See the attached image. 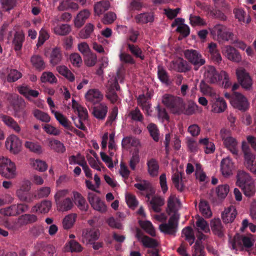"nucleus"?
Instances as JSON below:
<instances>
[{"instance_id":"f257e3e1","label":"nucleus","mask_w":256,"mask_h":256,"mask_svg":"<svg viewBox=\"0 0 256 256\" xmlns=\"http://www.w3.org/2000/svg\"><path fill=\"white\" fill-rule=\"evenodd\" d=\"M162 102L174 114L182 113L185 108V104L182 98L170 94H164L162 96Z\"/></svg>"},{"instance_id":"f03ea898","label":"nucleus","mask_w":256,"mask_h":256,"mask_svg":"<svg viewBox=\"0 0 256 256\" xmlns=\"http://www.w3.org/2000/svg\"><path fill=\"white\" fill-rule=\"evenodd\" d=\"M204 75L206 79L210 83L214 84L224 80L223 83L225 82L224 88L228 87L231 84L228 73L224 70L218 73L214 66H208L206 67Z\"/></svg>"},{"instance_id":"7ed1b4c3","label":"nucleus","mask_w":256,"mask_h":256,"mask_svg":"<svg viewBox=\"0 0 256 256\" xmlns=\"http://www.w3.org/2000/svg\"><path fill=\"white\" fill-rule=\"evenodd\" d=\"M254 240L252 235L246 236L236 234L234 238L230 237L229 244L232 250L248 249L254 246Z\"/></svg>"},{"instance_id":"20e7f679","label":"nucleus","mask_w":256,"mask_h":256,"mask_svg":"<svg viewBox=\"0 0 256 256\" xmlns=\"http://www.w3.org/2000/svg\"><path fill=\"white\" fill-rule=\"evenodd\" d=\"M14 163L6 157L0 156V174L6 178H12L16 176Z\"/></svg>"},{"instance_id":"39448f33","label":"nucleus","mask_w":256,"mask_h":256,"mask_svg":"<svg viewBox=\"0 0 256 256\" xmlns=\"http://www.w3.org/2000/svg\"><path fill=\"white\" fill-rule=\"evenodd\" d=\"M212 34L217 36L220 40L229 41L234 40V34L226 26L218 24L212 29Z\"/></svg>"},{"instance_id":"423d86ee","label":"nucleus","mask_w":256,"mask_h":256,"mask_svg":"<svg viewBox=\"0 0 256 256\" xmlns=\"http://www.w3.org/2000/svg\"><path fill=\"white\" fill-rule=\"evenodd\" d=\"M236 75L238 82L246 90H250L252 86V80L249 73L243 68L236 70Z\"/></svg>"},{"instance_id":"0eeeda50","label":"nucleus","mask_w":256,"mask_h":256,"mask_svg":"<svg viewBox=\"0 0 256 256\" xmlns=\"http://www.w3.org/2000/svg\"><path fill=\"white\" fill-rule=\"evenodd\" d=\"M185 58L194 66V69L197 70L205 64L204 58L198 51L194 50H186L184 52Z\"/></svg>"},{"instance_id":"6e6552de","label":"nucleus","mask_w":256,"mask_h":256,"mask_svg":"<svg viewBox=\"0 0 256 256\" xmlns=\"http://www.w3.org/2000/svg\"><path fill=\"white\" fill-rule=\"evenodd\" d=\"M106 96L112 103L116 102L118 98L116 92L120 86L116 78H110L106 84Z\"/></svg>"},{"instance_id":"1a4fd4ad","label":"nucleus","mask_w":256,"mask_h":256,"mask_svg":"<svg viewBox=\"0 0 256 256\" xmlns=\"http://www.w3.org/2000/svg\"><path fill=\"white\" fill-rule=\"evenodd\" d=\"M178 218L176 214H173L169 218L168 223L162 224L159 226L161 232L174 236L178 226Z\"/></svg>"},{"instance_id":"9d476101","label":"nucleus","mask_w":256,"mask_h":256,"mask_svg":"<svg viewBox=\"0 0 256 256\" xmlns=\"http://www.w3.org/2000/svg\"><path fill=\"white\" fill-rule=\"evenodd\" d=\"M232 106L238 110L245 112L249 107V104L246 98L242 94L234 92L231 99Z\"/></svg>"},{"instance_id":"9b49d317","label":"nucleus","mask_w":256,"mask_h":256,"mask_svg":"<svg viewBox=\"0 0 256 256\" xmlns=\"http://www.w3.org/2000/svg\"><path fill=\"white\" fill-rule=\"evenodd\" d=\"M22 142L19 138L15 135L9 136L6 142V147L13 154H18L20 150Z\"/></svg>"},{"instance_id":"f8f14e48","label":"nucleus","mask_w":256,"mask_h":256,"mask_svg":"<svg viewBox=\"0 0 256 256\" xmlns=\"http://www.w3.org/2000/svg\"><path fill=\"white\" fill-rule=\"evenodd\" d=\"M210 102L212 106V111L214 112H222L226 108V104L224 99L216 94L210 98Z\"/></svg>"},{"instance_id":"ddd939ff","label":"nucleus","mask_w":256,"mask_h":256,"mask_svg":"<svg viewBox=\"0 0 256 256\" xmlns=\"http://www.w3.org/2000/svg\"><path fill=\"white\" fill-rule=\"evenodd\" d=\"M226 130L222 129L220 131L222 140H224V144L226 147L230 150V152L234 156H236L238 154V150L237 148V142L236 139L231 136L224 138L223 135Z\"/></svg>"},{"instance_id":"4468645a","label":"nucleus","mask_w":256,"mask_h":256,"mask_svg":"<svg viewBox=\"0 0 256 256\" xmlns=\"http://www.w3.org/2000/svg\"><path fill=\"white\" fill-rule=\"evenodd\" d=\"M16 89L20 94L29 100H31V98H36L40 95L38 91L32 90L29 86L26 84L18 86Z\"/></svg>"},{"instance_id":"2eb2a0df","label":"nucleus","mask_w":256,"mask_h":256,"mask_svg":"<svg viewBox=\"0 0 256 256\" xmlns=\"http://www.w3.org/2000/svg\"><path fill=\"white\" fill-rule=\"evenodd\" d=\"M136 236L138 240L141 242L146 248H156L158 246V243L156 240L144 236L140 230L136 231Z\"/></svg>"},{"instance_id":"dca6fc26","label":"nucleus","mask_w":256,"mask_h":256,"mask_svg":"<svg viewBox=\"0 0 256 256\" xmlns=\"http://www.w3.org/2000/svg\"><path fill=\"white\" fill-rule=\"evenodd\" d=\"M234 169V164L229 157L223 158L222 160L220 171L224 176L227 177L232 174Z\"/></svg>"},{"instance_id":"f3484780","label":"nucleus","mask_w":256,"mask_h":256,"mask_svg":"<svg viewBox=\"0 0 256 256\" xmlns=\"http://www.w3.org/2000/svg\"><path fill=\"white\" fill-rule=\"evenodd\" d=\"M170 68L180 72H186L190 69L188 62L183 58H179L172 61L170 64Z\"/></svg>"},{"instance_id":"a211bd4d","label":"nucleus","mask_w":256,"mask_h":256,"mask_svg":"<svg viewBox=\"0 0 256 256\" xmlns=\"http://www.w3.org/2000/svg\"><path fill=\"white\" fill-rule=\"evenodd\" d=\"M223 52L230 60L234 62H239L241 60V56L238 51L230 46H226L223 49Z\"/></svg>"},{"instance_id":"6ab92c4d","label":"nucleus","mask_w":256,"mask_h":256,"mask_svg":"<svg viewBox=\"0 0 256 256\" xmlns=\"http://www.w3.org/2000/svg\"><path fill=\"white\" fill-rule=\"evenodd\" d=\"M244 156V165L254 174H256V156L254 154L246 153Z\"/></svg>"},{"instance_id":"aec40b11","label":"nucleus","mask_w":256,"mask_h":256,"mask_svg":"<svg viewBox=\"0 0 256 256\" xmlns=\"http://www.w3.org/2000/svg\"><path fill=\"white\" fill-rule=\"evenodd\" d=\"M102 94L97 89L90 90L86 94V100L92 104L98 103L102 98Z\"/></svg>"},{"instance_id":"412c9836","label":"nucleus","mask_w":256,"mask_h":256,"mask_svg":"<svg viewBox=\"0 0 256 256\" xmlns=\"http://www.w3.org/2000/svg\"><path fill=\"white\" fill-rule=\"evenodd\" d=\"M26 102L22 98L18 100L14 105L15 116L18 118H24L27 114L24 110Z\"/></svg>"},{"instance_id":"4be33fe9","label":"nucleus","mask_w":256,"mask_h":256,"mask_svg":"<svg viewBox=\"0 0 256 256\" xmlns=\"http://www.w3.org/2000/svg\"><path fill=\"white\" fill-rule=\"evenodd\" d=\"M52 208V202L48 200H44L40 203L37 204L32 208L34 212H40L41 214L48 213Z\"/></svg>"},{"instance_id":"5701e85b","label":"nucleus","mask_w":256,"mask_h":256,"mask_svg":"<svg viewBox=\"0 0 256 256\" xmlns=\"http://www.w3.org/2000/svg\"><path fill=\"white\" fill-rule=\"evenodd\" d=\"M210 227L212 232L219 238L224 236V229L222 226L221 220L219 218L214 219L210 222Z\"/></svg>"},{"instance_id":"b1692460","label":"nucleus","mask_w":256,"mask_h":256,"mask_svg":"<svg viewBox=\"0 0 256 256\" xmlns=\"http://www.w3.org/2000/svg\"><path fill=\"white\" fill-rule=\"evenodd\" d=\"M237 214L234 206H232L226 209L222 214V220L225 223L232 222Z\"/></svg>"},{"instance_id":"393cba45","label":"nucleus","mask_w":256,"mask_h":256,"mask_svg":"<svg viewBox=\"0 0 256 256\" xmlns=\"http://www.w3.org/2000/svg\"><path fill=\"white\" fill-rule=\"evenodd\" d=\"M126 45L128 50L130 52L132 55L136 58H138L141 60H144L145 56L142 50L138 46L130 43V42H126Z\"/></svg>"},{"instance_id":"a878e982","label":"nucleus","mask_w":256,"mask_h":256,"mask_svg":"<svg viewBox=\"0 0 256 256\" xmlns=\"http://www.w3.org/2000/svg\"><path fill=\"white\" fill-rule=\"evenodd\" d=\"M236 179V185L240 188L253 180L250 174L244 170L238 172Z\"/></svg>"},{"instance_id":"bb28decb","label":"nucleus","mask_w":256,"mask_h":256,"mask_svg":"<svg viewBox=\"0 0 256 256\" xmlns=\"http://www.w3.org/2000/svg\"><path fill=\"white\" fill-rule=\"evenodd\" d=\"M90 14L89 11L87 10H84L80 11L76 16L74 19V26L77 28L82 27L84 24L86 19L88 18Z\"/></svg>"},{"instance_id":"cd10ccee","label":"nucleus","mask_w":256,"mask_h":256,"mask_svg":"<svg viewBox=\"0 0 256 256\" xmlns=\"http://www.w3.org/2000/svg\"><path fill=\"white\" fill-rule=\"evenodd\" d=\"M57 210L60 212H67L74 206L72 200L70 198H66L56 203Z\"/></svg>"},{"instance_id":"c85d7f7f","label":"nucleus","mask_w":256,"mask_h":256,"mask_svg":"<svg viewBox=\"0 0 256 256\" xmlns=\"http://www.w3.org/2000/svg\"><path fill=\"white\" fill-rule=\"evenodd\" d=\"M236 18L240 22L249 24L251 21V18L248 14L242 8H236L234 10Z\"/></svg>"},{"instance_id":"c756f323","label":"nucleus","mask_w":256,"mask_h":256,"mask_svg":"<svg viewBox=\"0 0 256 256\" xmlns=\"http://www.w3.org/2000/svg\"><path fill=\"white\" fill-rule=\"evenodd\" d=\"M110 6V3L108 0H102L98 2L94 6V13L97 16H100L108 10Z\"/></svg>"},{"instance_id":"7c9ffc66","label":"nucleus","mask_w":256,"mask_h":256,"mask_svg":"<svg viewBox=\"0 0 256 256\" xmlns=\"http://www.w3.org/2000/svg\"><path fill=\"white\" fill-rule=\"evenodd\" d=\"M72 108L78 113V117L86 120L88 113L87 110L80 104L74 99L72 100Z\"/></svg>"},{"instance_id":"2f4dec72","label":"nucleus","mask_w":256,"mask_h":256,"mask_svg":"<svg viewBox=\"0 0 256 256\" xmlns=\"http://www.w3.org/2000/svg\"><path fill=\"white\" fill-rule=\"evenodd\" d=\"M148 172L152 176H158L159 170V165L158 161L154 158H150L147 162Z\"/></svg>"},{"instance_id":"473e14b6","label":"nucleus","mask_w":256,"mask_h":256,"mask_svg":"<svg viewBox=\"0 0 256 256\" xmlns=\"http://www.w3.org/2000/svg\"><path fill=\"white\" fill-rule=\"evenodd\" d=\"M52 113L54 115L56 120L64 128L68 130L72 126L71 122L62 114L54 110H52Z\"/></svg>"},{"instance_id":"72a5a7b5","label":"nucleus","mask_w":256,"mask_h":256,"mask_svg":"<svg viewBox=\"0 0 256 256\" xmlns=\"http://www.w3.org/2000/svg\"><path fill=\"white\" fill-rule=\"evenodd\" d=\"M99 231L92 228H87L83 232L82 236L88 240V243L97 240L99 238Z\"/></svg>"},{"instance_id":"f704fd0d","label":"nucleus","mask_w":256,"mask_h":256,"mask_svg":"<svg viewBox=\"0 0 256 256\" xmlns=\"http://www.w3.org/2000/svg\"><path fill=\"white\" fill-rule=\"evenodd\" d=\"M3 122L8 127L12 128L16 132L19 133L20 128L16 121L10 116L4 115L2 116Z\"/></svg>"},{"instance_id":"c9c22d12","label":"nucleus","mask_w":256,"mask_h":256,"mask_svg":"<svg viewBox=\"0 0 256 256\" xmlns=\"http://www.w3.org/2000/svg\"><path fill=\"white\" fill-rule=\"evenodd\" d=\"M18 220L22 227L28 224L33 223L38 220L37 216L33 214H24L18 218Z\"/></svg>"},{"instance_id":"e433bc0d","label":"nucleus","mask_w":256,"mask_h":256,"mask_svg":"<svg viewBox=\"0 0 256 256\" xmlns=\"http://www.w3.org/2000/svg\"><path fill=\"white\" fill-rule=\"evenodd\" d=\"M136 22L137 24H146L154 21V16L152 13H142L135 16Z\"/></svg>"},{"instance_id":"4c0bfd02","label":"nucleus","mask_w":256,"mask_h":256,"mask_svg":"<svg viewBox=\"0 0 256 256\" xmlns=\"http://www.w3.org/2000/svg\"><path fill=\"white\" fill-rule=\"evenodd\" d=\"M62 59V52L59 48H55L52 49L50 56V62L53 65L58 64Z\"/></svg>"},{"instance_id":"58836bf2","label":"nucleus","mask_w":256,"mask_h":256,"mask_svg":"<svg viewBox=\"0 0 256 256\" xmlns=\"http://www.w3.org/2000/svg\"><path fill=\"white\" fill-rule=\"evenodd\" d=\"M70 25L68 24H58L54 28V33L58 36H66L71 31Z\"/></svg>"},{"instance_id":"ea45409f","label":"nucleus","mask_w":256,"mask_h":256,"mask_svg":"<svg viewBox=\"0 0 256 256\" xmlns=\"http://www.w3.org/2000/svg\"><path fill=\"white\" fill-rule=\"evenodd\" d=\"M107 112L108 108L100 104L98 106L94 107L92 114L96 118L99 120H103L105 118Z\"/></svg>"},{"instance_id":"a19ab883","label":"nucleus","mask_w":256,"mask_h":256,"mask_svg":"<svg viewBox=\"0 0 256 256\" xmlns=\"http://www.w3.org/2000/svg\"><path fill=\"white\" fill-rule=\"evenodd\" d=\"M30 62L34 68L40 71L44 69L45 64L42 58L39 55H34L32 56Z\"/></svg>"},{"instance_id":"79ce46f5","label":"nucleus","mask_w":256,"mask_h":256,"mask_svg":"<svg viewBox=\"0 0 256 256\" xmlns=\"http://www.w3.org/2000/svg\"><path fill=\"white\" fill-rule=\"evenodd\" d=\"M74 202L78 207L82 210L86 211L88 210V206L86 203L85 199L78 192L74 193Z\"/></svg>"},{"instance_id":"37998d69","label":"nucleus","mask_w":256,"mask_h":256,"mask_svg":"<svg viewBox=\"0 0 256 256\" xmlns=\"http://www.w3.org/2000/svg\"><path fill=\"white\" fill-rule=\"evenodd\" d=\"M139 144V140L132 136L124 138L122 142V147L128 148L131 146H137Z\"/></svg>"},{"instance_id":"c03bdc74","label":"nucleus","mask_w":256,"mask_h":256,"mask_svg":"<svg viewBox=\"0 0 256 256\" xmlns=\"http://www.w3.org/2000/svg\"><path fill=\"white\" fill-rule=\"evenodd\" d=\"M240 188L242 189L244 194L246 196L251 197L255 194L256 188L254 180Z\"/></svg>"},{"instance_id":"a18cd8bd","label":"nucleus","mask_w":256,"mask_h":256,"mask_svg":"<svg viewBox=\"0 0 256 256\" xmlns=\"http://www.w3.org/2000/svg\"><path fill=\"white\" fill-rule=\"evenodd\" d=\"M66 250L72 252H78L82 251V248L78 242L71 240L66 244Z\"/></svg>"},{"instance_id":"49530a36","label":"nucleus","mask_w":256,"mask_h":256,"mask_svg":"<svg viewBox=\"0 0 256 256\" xmlns=\"http://www.w3.org/2000/svg\"><path fill=\"white\" fill-rule=\"evenodd\" d=\"M182 174L178 172H176L174 173L172 178L174 186L180 192H182L184 190V186L181 182L182 180Z\"/></svg>"},{"instance_id":"de8ad7c7","label":"nucleus","mask_w":256,"mask_h":256,"mask_svg":"<svg viewBox=\"0 0 256 256\" xmlns=\"http://www.w3.org/2000/svg\"><path fill=\"white\" fill-rule=\"evenodd\" d=\"M199 143L204 146V152L206 154H212L214 152L215 146L213 142L209 141L208 138L200 139Z\"/></svg>"},{"instance_id":"09e8293b","label":"nucleus","mask_w":256,"mask_h":256,"mask_svg":"<svg viewBox=\"0 0 256 256\" xmlns=\"http://www.w3.org/2000/svg\"><path fill=\"white\" fill-rule=\"evenodd\" d=\"M94 30V26L90 24H87L84 28L79 32V36L83 39L88 38Z\"/></svg>"},{"instance_id":"8fccbe9b","label":"nucleus","mask_w":256,"mask_h":256,"mask_svg":"<svg viewBox=\"0 0 256 256\" xmlns=\"http://www.w3.org/2000/svg\"><path fill=\"white\" fill-rule=\"evenodd\" d=\"M16 196L20 200L30 203L33 201V196L29 192L22 191V190H18L16 191Z\"/></svg>"},{"instance_id":"3c124183","label":"nucleus","mask_w":256,"mask_h":256,"mask_svg":"<svg viewBox=\"0 0 256 256\" xmlns=\"http://www.w3.org/2000/svg\"><path fill=\"white\" fill-rule=\"evenodd\" d=\"M178 199L175 196H170L168 200V209L167 212L168 214L170 215L172 213L176 214V202H178Z\"/></svg>"},{"instance_id":"603ef678","label":"nucleus","mask_w":256,"mask_h":256,"mask_svg":"<svg viewBox=\"0 0 256 256\" xmlns=\"http://www.w3.org/2000/svg\"><path fill=\"white\" fill-rule=\"evenodd\" d=\"M150 204L152 206L153 210L155 212H158L160 211V206L164 204V200L160 197L154 196L152 198Z\"/></svg>"},{"instance_id":"864d4df0","label":"nucleus","mask_w":256,"mask_h":256,"mask_svg":"<svg viewBox=\"0 0 256 256\" xmlns=\"http://www.w3.org/2000/svg\"><path fill=\"white\" fill-rule=\"evenodd\" d=\"M182 234L184 235L186 240L192 245L194 242L195 237L194 234L193 230L190 226H186L182 230Z\"/></svg>"},{"instance_id":"5fc2aeb1","label":"nucleus","mask_w":256,"mask_h":256,"mask_svg":"<svg viewBox=\"0 0 256 256\" xmlns=\"http://www.w3.org/2000/svg\"><path fill=\"white\" fill-rule=\"evenodd\" d=\"M34 116L38 120L44 122H48L50 120V117L48 114L40 110L36 109L33 111Z\"/></svg>"},{"instance_id":"6e6d98bb","label":"nucleus","mask_w":256,"mask_h":256,"mask_svg":"<svg viewBox=\"0 0 256 256\" xmlns=\"http://www.w3.org/2000/svg\"><path fill=\"white\" fill-rule=\"evenodd\" d=\"M50 146L54 150L58 153H64L66 151L64 144L60 140H54L50 142Z\"/></svg>"},{"instance_id":"4d7b16f0","label":"nucleus","mask_w":256,"mask_h":256,"mask_svg":"<svg viewBox=\"0 0 256 256\" xmlns=\"http://www.w3.org/2000/svg\"><path fill=\"white\" fill-rule=\"evenodd\" d=\"M4 226L13 232L18 231L22 228L18 218L12 221L6 220L4 222Z\"/></svg>"},{"instance_id":"13d9d810","label":"nucleus","mask_w":256,"mask_h":256,"mask_svg":"<svg viewBox=\"0 0 256 256\" xmlns=\"http://www.w3.org/2000/svg\"><path fill=\"white\" fill-rule=\"evenodd\" d=\"M24 146L31 152L35 154H40L42 152V149L41 146L37 142H26Z\"/></svg>"},{"instance_id":"bf43d9fd","label":"nucleus","mask_w":256,"mask_h":256,"mask_svg":"<svg viewBox=\"0 0 256 256\" xmlns=\"http://www.w3.org/2000/svg\"><path fill=\"white\" fill-rule=\"evenodd\" d=\"M200 88L202 92L205 95H208L210 98L216 94L213 89L206 84L204 80H202L200 84Z\"/></svg>"},{"instance_id":"052dcab7","label":"nucleus","mask_w":256,"mask_h":256,"mask_svg":"<svg viewBox=\"0 0 256 256\" xmlns=\"http://www.w3.org/2000/svg\"><path fill=\"white\" fill-rule=\"evenodd\" d=\"M150 136L152 139L158 142L159 140L160 133L158 129L156 124L150 123L147 127Z\"/></svg>"},{"instance_id":"680f3d73","label":"nucleus","mask_w":256,"mask_h":256,"mask_svg":"<svg viewBox=\"0 0 256 256\" xmlns=\"http://www.w3.org/2000/svg\"><path fill=\"white\" fill-rule=\"evenodd\" d=\"M24 39V36L16 32L14 34L12 42L15 50H21Z\"/></svg>"},{"instance_id":"e2e57ef3","label":"nucleus","mask_w":256,"mask_h":256,"mask_svg":"<svg viewBox=\"0 0 256 256\" xmlns=\"http://www.w3.org/2000/svg\"><path fill=\"white\" fill-rule=\"evenodd\" d=\"M199 209L202 216L206 218H208L212 216L208 204L206 201H201L199 204Z\"/></svg>"},{"instance_id":"0e129e2a","label":"nucleus","mask_w":256,"mask_h":256,"mask_svg":"<svg viewBox=\"0 0 256 256\" xmlns=\"http://www.w3.org/2000/svg\"><path fill=\"white\" fill-rule=\"evenodd\" d=\"M22 76V74L16 70H10L7 76V81L9 82H14Z\"/></svg>"},{"instance_id":"69168bd1","label":"nucleus","mask_w":256,"mask_h":256,"mask_svg":"<svg viewBox=\"0 0 256 256\" xmlns=\"http://www.w3.org/2000/svg\"><path fill=\"white\" fill-rule=\"evenodd\" d=\"M229 192V186L227 184L219 186L216 189V192L218 198H224Z\"/></svg>"},{"instance_id":"338daca9","label":"nucleus","mask_w":256,"mask_h":256,"mask_svg":"<svg viewBox=\"0 0 256 256\" xmlns=\"http://www.w3.org/2000/svg\"><path fill=\"white\" fill-rule=\"evenodd\" d=\"M196 224L198 230H200L204 232H210L208 224L206 220H205L202 218L198 216Z\"/></svg>"},{"instance_id":"774afa93","label":"nucleus","mask_w":256,"mask_h":256,"mask_svg":"<svg viewBox=\"0 0 256 256\" xmlns=\"http://www.w3.org/2000/svg\"><path fill=\"white\" fill-rule=\"evenodd\" d=\"M140 158L138 152L132 153L129 161V166L132 170L136 169V166L140 162Z\"/></svg>"}]
</instances>
